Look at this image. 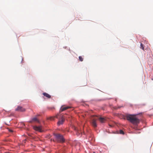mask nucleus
Listing matches in <instances>:
<instances>
[{"instance_id": "obj_8", "label": "nucleus", "mask_w": 153, "mask_h": 153, "mask_svg": "<svg viewBox=\"0 0 153 153\" xmlns=\"http://www.w3.org/2000/svg\"><path fill=\"white\" fill-rule=\"evenodd\" d=\"M29 122L30 123L33 122H37L39 123V121L36 117H35L32 118L31 120L29 121Z\"/></svg>"}, {"instance_id": "obj_12", "label": "nucleus", "mask_w": 153, "mask_h": 153, "mask_svg": "<svg viewBox=\"0 0 153 153\" xmlns=\"http://www.w3.org/2000/svg\"><path fill=\"white\" fill-rule=\"evenodd\" d=\"M79 58L80 61L81 62H82V61H83V58L82 56H79Z\"/></svg>"}, {"instance_id": "obj_3", "label": "nucleus", "mask_w": 153, "mask_h": 153, "mask_svg": "<svg viewBox=\"0 0 153 153\" xmlns=\"http://www.w3.org/2000/svg\"><path fill=\"white\" fill-rule=\"evenodd\" d=\"M65 117H66L65 115H64L62 117V119L61 120H59L57 123V125L58 126H60L63 123L65 120Z\"/></svg>"}, {"instance_id": "obj_7", "label": "nucleus", "mask_w": 153, "mask_h": 153, "mask_svg": "<svg viewBox=\"0 0 153 153\" xmlns=\"http://www.w3.org/2000/svg\"><path fill=\"white\" fill-rule=\"evenodd\" d=\"M98 117V119L99 120L101 123H104L106 121V119L105 117Z\"/></svg>"}, {"instance_id": "obj_5", "label": "nucleus", "mask_w": 153, "mask_h": 153, "mask_svg": "<svg viewBox=\"0 0 153 153\" xmlns=\"http://www.w3.org/2000/svg\"><path fill=\"white\" fill-rule=\"evenodd\" d=\"M33 128L34 130L36 131H38L40 132L42 131L41 126H33Z\"/></svg>"}, {"instance_id": "obj_15", "label": "nucleus", "mask_w": 153, "mask_h": 153, "mask_svg": "<svg viewBox=\"0 0 153 153\" xmlns=\"http://www.w3.org/2000/svg\"><path fill=\"white\" fill-rule=\"evenodd\" d=\"M8 131H9V132H13V131L11 129H10L9 128L8 129Z\"/></svg>"}, {"instance_id": "obj_1", "label": "nucleus", "mask_w": 153, "mask_h": 153, "mask_svg": "<svg viewBox=\"0 0 153 153\" xmlns=\"http://www.w3.org/2000/svg\"><path fill=\"white\" fill-rule=\"evenodd\" d=\"M126 118L127 120L134 125H137L140 122V120L136 117V115L127 114Z\"/></svg>"}, {"instance_id": "obj_10", "label": "nucleus", "mask_w": 153, "mask_h": 153, "mask_svg": "<svg viewBox=\"0 0 153 153\" xmlns=\"http://www.w3.org/2000/svg\"><path fill=\"white\" fill-rule=\"evenodd\" d=\"M43 94L44 96L48 98H50L51 97V95L46 93H43Z\"/></svg>"}, {"instance_id": "obj_4", "label": "nucleus", "mask_w": 153, "mask_h": 153, "mask_svg": "<svg viewBox=\"0 0 153 153\" xmlns=\"http://www.w3.org/2000/svg\"><path fill=\"white\" fill-rule=\"evenodd\" d=\"M15 110L18 111L23 112L25 111V109L21 106H18L16 109Z\"/></svg>"}, {"instance_id": "obj_17", "label": "nucleus", "mask_w": 153, "mask_h": 153, "mask_svg": "<svg viewBox=\"0 0 153 153\" xmlns=\"http://www.w3.org/2000/svg\"><path fill=\"white\" fill-rule=\"evenodd\" d=\"M109 126H111V127H112V126L111 125H109Z\"/></svg>"}, {"instance_id": "obj_6", "label": "nucleus", "mask_w": 153, "mask_h": 153, "mask_svg": "<svg viewBox=\"0 0 153 153\" xmlns=\"http://www.w3.org/2000/svg\"><path fill=\"white\" fill-rule=\"evenodd\" d=\"M96 120L97 119L95 118H93L92 120L91 123L92 126L94 127H96L97 126Z\"/></svg>"}, {"instance_id": "obj_11", "label": "nucleus", "mask_w": 153, "mask_h": 153, "mask_svg": "<svg viewBox=\"0 0 153 153\" xmlns=\"http://www.w3.org/2000/svg\"><path fill=\"white\" fill-rule=\"evenodd\" d=\"M55 117L56 118H58V116L57 115H56L55 117H49V118H48V120H54L55 118Z\"/></svg>"}, {"instance_id": "obj_14", "label": "nucleus", "mask_w": 153, "mask_h": 153, "mask_svg": "<svg viewBox=\"0 0 153 153\" xmlns=\"http://www.w3.org/2000/svg\"><path fill=\"white\" fill-rule=\"evenodd\" d=\"M120 134H124V131L122 130H120Z\"/></svg>"}, {"instance_id": "obj_2", "label": "nucleus", "mask_w": 153, "mask_h": 153, "mask_svg": "<svg viewBox=\"0 0 153 153\" xmlns=\"http://www.w3.org/2000/svg\"><path fill=\"white\" fill-rule=\"evenodd\" d=\"M53 135L55 137L56 140L58 142L61 143L65 142V139L62 135L59 133H54Z\"/></svg>"}, {"instance_id": "obj_19", "label": "nucleus", "mask_w": 153, "mask_h": 153, "mask_svg": "<svg viewBox=\"0 0 153 153\" xmlns=\"http://www.w3.org/2000/svg\"><path fill=\"white\" fill-rule=\"evenodd\" d=\"M94 153H95V152H94Z\"/></svg>"}, {"instance_id": "obj_13", "label": "nucleus", "mask_w": 153, "mask_h": 153, "mask_svg": "<svg viewBox=\"0 0 153 153\" xmlns=\"http://www.w3.org/2000/svg\"><path fill=\"white\" fill-rule=\"evenodd\" d=\"M140 48L142 49L143 50H144V48L143 45L142 43L140 44Z\"/></svg>"}, {"instance_id": "obj_18", "label": "nucleus", "mask_w": 153, "mask_h": 153, "mask_svg": "<svg viewBox=\"0 0 153 153\" xmlns=\"http://www.w3.org/2000/svg\"><path fill=\"white\" fill-rule=\"evenodd\" d=\"M152 80H153V78L152 79Z\"/></svg>"}, {"instance_id": "obj_16", "label": "nucleus", "mask_w": 153, "mask_h": 153, "mask_svg": "<svg viewBox=\"0 0 153 153\" xmlns=\"http://www.w3.org/2000/svg\"><path fill=\"white\" fill-rule=\"evenodd\" d=\"M26 139H25L24 140V141H23V142H24V143H25V141H26Z\"/></svg>"}, {"instance_id": "obj_9", "label": "nucleus", "mask_w": 153, "mask_h": 153, "mask_svg": "<svg viewBox=\"0 0 153 153\" xmlns=\"http://www.w3.org/2000/svg\"><path fill=\"white\" fill-rule=\"evenodd\" d=\"M63 106H62L60 108V111L62 112L63 111L65 110L71 108V107L70 106H66L63 107Z\"/></svg>"}]
</instances>
